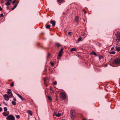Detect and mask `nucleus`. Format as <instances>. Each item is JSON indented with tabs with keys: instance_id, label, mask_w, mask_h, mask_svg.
I'll list each match as a JSON object with an SVG mask.
<instances>
[{
	"instance_id": "55",
	"label": "nucleus",
	"mask_w": 120,
	"mask_h": 120,
	"mask_svg": "<svg viewBox=\"0 0 120 120\" xmlns=\"http://www.w3.org/2000/svg\"><path fill=\"white\" fill-rule=\"evenodd\" d=\"M83 20H84V19H83Z\"/></svg>"
},
{
	"instance_id": "35",
	"label": "nucleus",
	"mask_w": 120,
	"mask_h": 120,
	"mask_svg": "<svg viewBox=\"0 0 120 120\" xmlns=\"http://www.w3.org/2000/svg\"><path fill=\"white\" fill-rule=\"evenodd\" d=\"M4 111H6L7 110V109L6 107H5L4 108Z\"/></svg>"
},
{
	"instance_id": "2",
	"label": "nucleus",
	"mask_w": 120,
	"mask_h": 120,
	"mask_svg": "<svg viewBox=\"0 0 120 120\" xmlns=\"http://www.w3.org/2000/svg\"><path fill=\"white\" fill-rule=\"evenodd\" d=\"M60 97L61 99L64 100L66 98V96L65 93L64 92H61L60 93Z\"/></svg>"
},
{
	"instance_id": "23",
	"label": "nucleus",
	"mask_w": 120,
	"mask_h": 120,
	"mask_svg": "<svg viewBox=\"0 0 120 120\" xmlns=\"http://www.w3.org/2000/svg\"><path fill=\"white\" fill-rule=\"evenodd\" d=\"M50 90L51 91H52L53 93V91L52 90V87L51 86H50Z\"/></svg>"
},
{
	"instance_id": "56",
	"label": "nucleus",
	"mask_w": 120,
	"mask_h": 120,
	"mask_svg": "<svg viewBox=\"0 0 120 120\" xmlns=\"http://www.w3.org/2000/svg\"><path fill=\"white\" fill-rule=\"evenodd\" d=\"M119 86H120V84L119 85Z\"/></svg>"
},
{
	"instance_id": "50",
	"label": "nucleus",
	"mask_w": 120,
	"mask_h": 120,
	"mask_svg": "<svg viewBox=\"0 0 120 120\" xmlns=\"http://www.w3.org/2000/svg\"><path fill=\"white\" fill-rule=\"evenodd\" d=\"M107 66V64H105V67H106Z\"/></svg>"
},
{
	"instance_id": "28",
	"label": "nucleus",
	"mask_w": 120,
	"mask_h": 120,
	"mask_svg": "<svg viewBox=\"0 0 120 120\" xmlns=\"http://www.w3.org/2000/svg\"><path fill=\"white\" fill-rule=\"evenodd\" d=\"M46 28L49 29L50 27V25H49L47 26H46Z\"/></svg>"
},
{
	"instance_id": "32",
	"label": "nucleus",
	"mask_w": 120,
	"mask_h": 120,
	"mask_svg": "<svg viewBox=\"0 0 120 120\" xmlns=\"http://www.w3.org/2000/svg\"><path fill=\"white\" fill-rule=\"evenodd\" d=\"M82 38L81 37H80L78 39V41H82Z\"/></svg>"
},
{
	"instance_id": "47",
	"label": "nucleus",
	"mask_w": 120,
	"mask_h": 120,
	"mask_svg": "<svg viewBox=\"0 0 120 120\" xmlns=\"http://www.w3.org/2000/svg\"><path fill=\"white\" fill-rule=\"evenodd\" d=\"M8 1L10 2H12V1L11 0H8Z\"/></svg>"
},
{
	"instance_id": "15",
	"label": "nucleus",
	"mask_w": 120,
	"mask_h": 120,
	"mask_svg": "<svg viewBox=\"0 0 120 120\" xmlns=\"http://www.w3.org/2000/svg\"><path fill=\"white\" fill-rule=\"evenodd\" d=\"M77 50V49L75 48H72L70 50V51L71 52H72L73 51H76Z\"/></svg>"
},
{
	"instance_id": "3",
	"label": "nucleus",
	"mask_w": 120,
	"mask_h": 120,
	"mask_svg": "<svg viewBox=\"0 0 120 120\" xmlns=\"http://www.w3.org/2000/svg\"><path fill=\"white\" fill-rule=\"evenodd\" d=\"M113 64L120 65V58H116L113 62Z\"/></svg>"
},
{
	"instance_id": "54",
	"label": "nucleus",
	"mask_w": 120,
	"mask_h": 120,
	"mask_svg": "<svg viewBox=\"0 0 120 120\" xmlns=\"http://www.w3.org/2000/svg\"><path fill=\"white\" fill-rule=\"evenodd\" d=\"M45 70H46V68L45 69Z\"/></svg>"
},
{
	"instance_id": "44",
	"label": "nucleus",
	"mask_w": 120,
	"mask_h": 120,
	"mask_svg": "<svg viewBox=\"0 0 120 120\" xmlns=\"http://www.w3.org/2000/svg\"><path fill=\"white\" fill-rule=\"evenodd\" d=\"M2 109L1 107H0V112L2 111Z\"/></svg>"
},
{
	"instance_id": "25",
	"label": "nucleus",
	"mask_w": 120,
	"mask_h": 120,
	"mask_svg": "<svg viewBox=\"0 0 120 120\" xmlns=\"http://www.w3.org/2000/svg\"><path fill=\"white\" fill-rule=\"evenodd\" d=\"M47 97L48 99L50 101H51L52 100L51 98L49 96H48Z\"/></svg>"
},
{
	"instance_id": "18",
	"label": "nucleus",
	"mask_w": 120,
	"mask_h": 120,
	"mask_svg": "<svg viewBox=\"0 0 120 120\" xmlns=\"http://www.w3.org/2000/svg\"><path fill=\"white\" fill-rule=\"evenodd\" d=\"M116 48L117 51L119 52L120 51V47L117 46L116 47Z\"/></svg>"
},
{
	"instance_id": "6",
	"label": "nucleus",
	"mask_w": 120,
	"mask_h": 120,
	"mask_svg": "<svg viewBox=\"0 0 120 120\" xmlns=\"http://www.w3.org/2000/svg\"><path fill=\"white\" fill-rule=\"evenodd\" d=\"M17 95L22 100H25V99L22 97L21 95H19V94L16 93Z\"/></svg>"
},
{
	"instance_id": "51",
	"label": "nucleus",
	"mask_w": 120,
	"mask_h": 120,
	"mask_svg": "<svg viewBox=\"0 0 120 120\" xmlns=\"http://www.w3.org/2000/svg\"><path fill=\"white\" fill-rule=\"evenodd\" d=\"M7 9H8V7H7Z\"/></svg>"
},
{
	"instance_id": "24",
	"label": "nucleus",
	"mask_w": 120,
	"mask_h": 120,
	"mask_svg": "<svg viewBox=\"0 0 120 120\" xmlns=\"http://www.w3.org/2000/svg\"><path fill=\"white\" fill-rule=\"evenodd\" d=\"M117 33L115 34V35L116 36L119 35L120 34V32L117 31Z\"/></svg>"
},
{
	"instance_id": "31",
	"label": "nucleus",
	"mask_w": 120,
	"mask_h": 120,
	"mask_svg": "<svg viewBox=\"0 0 120 120\" xmlns=\"http://www.w3.org/2000/svg\"><path fill=\"white\" fill-rule=\"evenodd\" d=\"M61 113H59L58 114H57L56 116L57 117H59L61 116Z\"/></svg>"
},
{
	"instance_id": "53",
	"label": "nucleus",
	"mask_w": 120,
	"mask_h": 120,
	"mask_svg": "<svg viewBox=\"0 0 120 120\" xmlns=\"http://www.w3.org/2000/svg\"><path fill=\"white\" fill-rule=\"evenodd\" d=\"M62 120H64V119H62Z\"/></svg>"
},
{
	"instance_id": "34",
	"label": "nucleus",
	"mask_w": 120,
	"mask_h": 120,
	"mask_svg": "<svg viewBox=\"0 0 120 120\" xmlns=\"http://www.w3.org/2000/svg\"><path fill=\"white\" fill-rule=\"evenodd\" d=\"M16 117L18 119H19L20 118V116L19 115H15Z\"/></svg>"
},
{
	"instance_id": "17",
	"label": "nucleus",
	"mask_w": 120,
	"mask_h": 120,
	"mask_svg": "<svg viewBox=\"0 0 120 120\" xmlns=\"http://www.w3.org/2000/svg\"><path fill=\"white\" fill-rule=\"evenodd\" d=\"M7 2L6 4H5V5L7 6H8L10 4V2L8 1L7 0Z\"/></svg>"
},
{
	"instance_id": "8",
	"label": "nucleus",
	"mask_w": 120,
	"mask_h": 120,
	"mask_svg": "<svg viewBox=\"0 0 120 120\" xmlns=\"http://www.w3.org/2000/svg\"><path fill=\"white\" fill-rule=\"evenodd\" d=\"M3 97L4 99L8 101L9 100V99L8 100H7L5 99V98H8L9 97V96L7 94H6L4 95H3Z\"/></svg>"
},
{
	"instance_id": "22",
	"label": "nucleus",
	"mask_w": 120,
	"mask_h": 120,
	"mask_svg": "<svg viewBox=\"0 0 120 120\" xmlns=\"http://www.w3.org/2000/svg\"><path fill=\"white\" fill-rule=\"evenodd\" d=\"M9 97L10 98H12L14 97V96H13V94L12 93H11L10 95H9Z\"/></svg>"
},
{
	"instance_id": "19",
	"label": "nucleus",
	"mask_w": 120,
	"mask_h": 120,
	"mask_svg": "<svg viewBox=\"0 0 120 120\" xmlns=\"http://www.w3.org/2000/svg\"><path fill=\"white\" fill-rule=\"evenodd\" d=\"M55 45L56 46L58 47L61 46L60 44L58 43H56Z\"/></svg>"
},
{
	"instance_id": "11",
	"label": "nucleus",
	"mask_w": 120,
	"mask_h": 120,
	"mask_svg": "<svg viewBox=\"0 0 120 120\" xmlns=\"http://www.w3.org/2000/svg\"><path fill=\"white\" fill-rule=\"evenodd\" d=\"M75 22H78V21L79 17L78 16H76L75 17Z\"/></svg>"
},
{
	"instance_id": "38",
	"label": "nucleus",
	"mask_w": 120,
	"mask_h": 120,
	"mask_svg": "<svg viewBox=\"0 0 120 120\" xmlns=\"http://www.w3.org/2000/svg\"><path fill=\"white\" fill-rule=\"evenodd\" d=\"M17 0H14L12 2V4L13 5H14L15 2Z\"/></svg>"
},
{
	"instance_id": "49",
	"label": "nucleus",
	"mask_w": 120,
	"mask_h": 120,
	"mask_svg": "<svg viewBox=\"0 0 120 120\" xmlns=\"http://www.w3.org/2000/svg\"><path fill=\"white\" fill-rule=\"evenodd\" d=\"M50 54L49 53H48V56H50Z\"/></svg>"
},
{
	"instance_id": "27",
	"label": "nucleus",
	"mask_w": 120,
	"mask_h": 120,
	"mask_svg": "<svg viewBox=\"0 0 120 120\" xmlns=\"http://www.w3.org/2000/svg\"><path fill=\"white\" fill-rule=\"evenodd\" d=\"M2 114L3 115L5 116H8V114L5 112H3Z\"/></svg>"
},
{
	"instance_id": "20",
	"label": "nucleus",
	"mask_w": 120,
	"mask_h": 120,
	"mask_svg": "<svg viewBox=\"0 0 120 120\" xmlns=\"http://www.w3.org/2000/svg\"><path fill=\"white\" fill-rule=\"evenodd\" d=\"M11 89H9L8 90L7 92L8 94H9L11 93Z\"/></svg>"
},
{
	"instance_id": "41",
	"label": "nucleus",
	"mask_w": 120,
	"mask_h": 120,
	"mask_svg": "<svg viewBox=\"0 0 120 120\" xmlns=\"http://www.w3.org/2000/svg\"><path fill=\"white\" fill-rule=\"evenodd\" d=\"M4 16V15L3 14H0V17H3Z\"/></svg>"
},
{
	"instance_id": "4",
	"label": "nucleus",
	"mask_w": 120,
	"mask_h": 120,
	"mask_svg": "<svg viewBox=\"0 0 120 120\" xmlns=\"http://www.w3.org/2000/svg\"><path fill=\"white\" fill-rule=\"evenodd\" d=\"M7 120H15V117L14 116L12 115H10L6 118Z\"/></svg>"
},
{
	"instance_id": "9",
	"label": "nucleus",
	"mask_w": 120,
	"mask_h": 120,
	"mask_svg": "<svg viewBox=\"0 0 120 120\" xmlns=\"http://www.w3.org/2000/svg\"><path fill=\"white\" fill-rule=\"evenodd\" d=\"M52 24V26H54L55 25V21H51L50 22Z\"/></svg>"
},
{
	"instance_id": "16",
	"label": "nucleus",
	"mask_w": 120,
	"mask_h": 120,
	"mask_svg": "<svg viewBox=\"0 0 120 120\" xmlns=\"http://www.w3.org/2000/svg\"><path fill=\"white\" fill-rule=\"evenodd\" d=\"M18 3H17L16 4H15L14 7H13L12 8H11V10H14L17 6Z\"/></svg>"
},
{
	"instance_id": "52",
	"label": "nucleus",
	"mask_w": 120,
	"mask_h": 120,
	"mask_svg": "<svg viewBox=\"0 0 120 120\" xmlns=\"http://www.w3.org/2000/svg\"><path fill=\"white\" fill-rule=\"evenodd\" d=\"M99 59L100 60L101 58H100V57H99Z\"/></svg>"
},
{
	"instance_id": "26",
	"label": "nucleus",
	"mask_w": 120,
	"mask_h": 120,
	"mask_svg": "<svg viewBox=\"0 0 120 120\" xmlns=\"http://www.w3.org/2000/svg\"><path fill=\"white\" fill-rule=\"evenodd\" d=\"M109 53L112 54H114L115 53V52L114 51H111L109 52Z\"/></svg>"
},
{
	"instance_id": "7",
	"label": "nucleus",
	"mask_w": 120,
	"mask_h": 120,
	"mask_svg": "<svg viewBox=\"0 0 120 120\" xmlns=\"http://www.w3.org/2000/svg\"><path fill=\"white\" fill-rule=\"evenodd\" d=\"M116 41L118 42H119L120 41V36L119 35L117 36V39Z\"/></svg>"
},
{
	"instance_id": "48",
	"label": "nucleus",
	"mask_w": 120,
	"mask_h": 120,
	"mask_svg": "<svg viewBox=\"0 0 120 120\" xmlns=\"http://www.w3.org/2000/svg\"><path fill=\"white\" fill-rule=\"evenodd\" d=\"M83 11H84V12L85 13H86V11H85V10L84 9H83Z\"/></svg>"
},
{
	"instance_id": "21",
	"label": "nucleus",
	"mask_w": 120,
	"mask_h": 120,
	"mask_svg": "<svg viewBox=\"0 0 120 120\" xmlns=\"http://www.w3.org/2000/svg\"><path fill=\"white\" fill-rule=\"evenodd\" d=\"M96 44L98 46H99L100 47L101 46H102L101 44V43H100L99 42L98 43H97Z\"/></svg>"
},
{
	"instance_id": "42",
	"label": "nucleus",
	"mask_w": 120,
	"mask_h": 120,
	"mask_svg": "<svg viewBox=\"0 0 120 120\" xmlns=\"http://www.w3.org/2000/svg\"><path fill=\"white\" fill-rule=\"evenodd\" d=\"M114 49V47H112L111 48V50H113Z\"/></svg>"
},
{
	"instance_id": "40",
	"label": "nucleus",
	"mask_w": 120,
	"mask_h": 120,
	"mask_svg": "<svg viewBox=\"0 0 120 120\" xmlns=\"http://www.w3.org/2000/svg\"><path fill=\"white\" fill-rule=\"evenodd\" d=\"M72 32H69L68 33V35H70L71 34Z\"/></svg>"
},
{
	"instance_id": "43",
	"label": "nucleus",
	"mask_w": 120,
	"mask_h": 120,
	"mask_svg": "<svg viewBox=\"0 0 120 120\" xmlns=\"http://www.w3.org/2000/svg\"><path fill=\"white\" fill-rule=\"evenodd\" d=\"M3 103L4 104H5V105H7V103L5 102L4 101L3 102Z\"/></svg>"
},
{
	"instance_id": "36",
	"label": "nucleus",
	"mask_w": 120,
	"mask_h": 120,
	"mask_svg": "<svg viewBox=\"0 0 120 120\" xmlns=\"http://www.w3.org/2000/svg\"><path fill=\"white\" fill-rule=\"evenodd\" d=\"M53 85H56L57 84V82L56 81L54 82H53Z\"/></svg>"
},
{
	"instance_id": "46",
	"label": "nucleus",
	"mask_w": 120,
	"mask_h": 120,
	"mask_svg": "<svg viewBox=\"0 0 120 120\" xmlns=\"http://www.w3.org/2000/svg\"><path fill=\"white\" fill-rule=\"evenodd\" d=\"M2 10V8L1 7H0V11H1Z\"/></svg>"
},
{
	"instance_id": "33",
	"label": "nucleus",
	"mask_w": 120,
	"mask_h": 120,
	"mask_svg": "<svg viewBox=\"0 0 120 120\" xmlns=\"http://www.w3.org/2000/svg\"><path fill=\"white\" fill-rule=\"evenodd\" d=\"M7 1V0H1V4H3L4 2L5 1Z\"/></svg>"
},
{
	"instance_id": "1",
	"label": "nucleus",
	"mask_w": 120,
	"mask_h": 120,
	"mask_svg": "<svg viewBox=\"0 0 120 120\" xmlns=\"http://www.w3.org/2000/svg\"><path fill=\"white\" fill-rule=\"evenodd\" d=\"M70 116L72 119H74L75 117L76 116V113L74 110H71Z\"/></svg>"
},
{
	"instance_id": "14",
	"label": "nucleus",
	"mask_w": 120,
	"mask_h": 120,
	"mask_svg": "<svg viewBox=\"0 0 120 120\" xmlns=\"http://www.w3.org/2000/svg\"><path fill=\"white\" fill-rule=\"evenodd\" d=\"M90 54L93 55H95V56H97V54L94 51H93L90 53Z\"/></svg>"
},
{
	"instance_id": "30",
	"label": "nucleus",
	"mask_w": 120,
	"mask_h": 120,
	"mask_svg": "<svg viewBox=\"0 0 120 120\" xmlns=\"http://www.w3.org/2000/svg\"><path fill=\"white\" fill-rule=\"evenodd\" d=\"M12 104L13 105H16V102H15V101H13L12 102Z\"/></svg>"
},
{
	"instance_id": "12",
	"label": "nucleus",
	"mask_w": 120,
	"mask_h": 120,
	"mask_svg": "<svg viewBox=\"0 0 120 120\" xmlns=\"http://www.w3.org/2000/svg\"><path fill=\"white\" fill-rule=\"evenodd\" d=\"M47 79L46 78L44 77V83L45 85V86H47V83L46 82V81L47 80Z\"/></svg>"
},
{
	"instance_id": "37",
	"label": "nucleus",
	"mask_w": 120,
	"mask_h": 120,
	"mask_svg": "<svg viewBox=\"0 0 120 120\" xmlns=\"http://www.w3.org/2000/svg\"><path fill=\"white\" fill-rule=\"evenodd\" d=\"M50 64H51V65L52 66H53L54 65V63H53V62H50Z\"/></svg>"
},
{
	"instance_id": "39",
	"label": "nucleus",
	"mask_w": 120,
	"mask_h": 120,
	"mask_svg": "<svg viewBox=\"0 0 120 120\" xmlns=\"http://www.w3.org/2000/svg\"><path fill=\"white\" fill-rule=\"evenodd\" d=\"M57 114L56 112H54L53 113V116H56Z\"/></svg>"
},
{
	"instance_id": "29",
	"label": "nucleus",
	"mask_w": 120,
	"mask_h": 120,
	"mask_svg": "<svg viewBox=\"0 0 120 120\" xmlns=\"http://www.w3.org/2000/svg\"><path fill=\"white\" fill-rule=\"evenodd\" d=\"M10 85L11 87H13L14 85V82H12L11 84H10Z\"/></svg>"
},
{
	"instance_id": "10",
	"label": "nucleus",
	"mask_w": 120,
	"mask_h": 120,
	"mask_svg": "<svg viewBox=\"0 0 120 120\" xmlns=\"http://www.w3.org/2000/svg\"><path fill=\"white\" fill-rule=\"evenodd\" d=\"M27 112L30 115V116H32V115L33 114V112H32L30 110H28L27 111Z\"/></svg>"
},
{
	"instance_id": "5",
	"label": "nucleus",
	"mask_w": 120,
	"mask_h": 120,
	"mask_svg": "<svg viewBox=\"0 0 120 120\" xmlns=\"http://www.w3.org/2000/svg\"><path fill=\"white\" fill-rule=\"evenodd\" d=\"M63 53V48H61L60 50L59 51V53L57 56V59L58 60L60 59V57L61 56L62 54Z\"/></svg>"
},
{
	"instance_id": "13",
	"label": "nucleus",
	"mask_w": 120,
	"mask_h": 120,
	"mask_svg": "<svg viewBox=\"0 0 120 120\" xmlns=\"http://www.w3.org/2000/svg\"><path fill=\"white\" fill-rule=\"evenodd\" d=\"M64 0H57V2L59 4V3H62L63 2Z\"/></svg>"
},
{
	"instance_id": "45",
	"label": "nucleus",
	"mask_w": 120,
	"mask_h": 120,
	"mask_svg": "<svg viewBox=\"0 0 120 120\" xmlns=\"http://www.w3.org/2000/svg\"><path fill=\"white\" fill-rule=\"evenodd\" d=\"M13 100L14 101H16V100L15 98H14Z\"/></svg>"
}]
</instances>
